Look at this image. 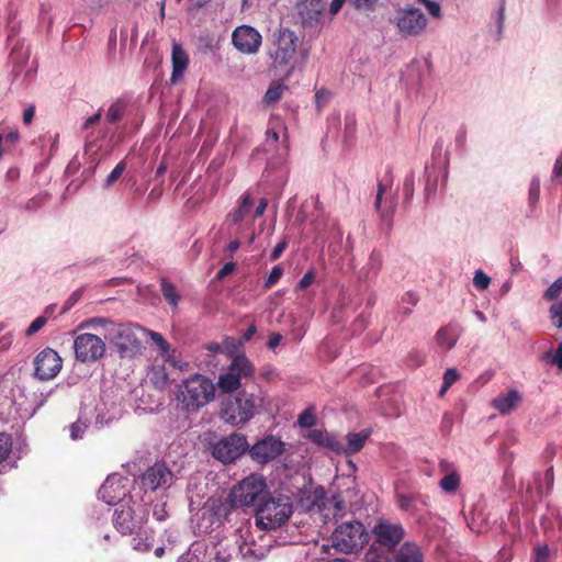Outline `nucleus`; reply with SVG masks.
Instances as JSON below:
<instances>
[{
  "label": "nucleus",
  "mask_w": 562,
  "mask_h": 562,
  "mask_svg": "<svg viewBox=\"0 0 562 562\" xmlns=\"http://www.w3.org/2000/svg\"><path fill=\"white\" fill-rule=\"evenodd\" d=\"M414 187H415V175L414 172H409L403 183V192L405 195V200L409 201L414 195Z\"/></svg>",
  "instance_id": "nucleus-46"
},
{
  "label": "nucleus",
  "mask_w": 562,
  "mask_h": 562,
  "mask_svg": "<svg viewBox=\"0 0 562 562\" xmlns=\"http://www.w3.org/2000/svg\"><path fill=\"white\" fill-rule=\"evenodd\" d=\"M126 482L120 474L109 475L98 492L99 498L108 505L124 503L128 492Z\"/></svg>",
  "instance_id": "nucleus-17"
},
{
  "label": "nucleus",
  "mask_w": 562,
  "mask_h": 562,
  "mask_svg": "<svg viewBox=\"0 0 562 562\" xmlns=\"http://www.w3.org/2000/svg\"><path fill=\"white\" fill-rule=\"evenodd\" d=\"M132 547L135 551H139V552L148 551L150 548L149 543L146 540H143L140 538H133Z\"/></svg>",
  "instance_id": "nucleus-61"
},
{
  "label": "nucleus",
  "mask_w": 562,
  "mask_h": 562,
  "mask_svg": "<svg viewBox=\"0 0 562 562\" xmlns=\"http://www.w3.org/2000/svg\"><path fill=\"white\" fill-rule=\"evenodd\" d=\"M153 516L158 521H164L168 517V513L166 510V504L165 503H158L154 506L153 509Z\"/></svg>",
  "instance_id": "nucleus-55"
},
{
  "label": "nucleus",
  "mask_w": 562,
  "mask_h": 562,
  "mask_svg": "<svg viewBox=\"0 0 562 562\" xmlns=\"http://www.w3.org/2000/svg\"><path fill=\"white\" fill-rule=\"evenodd\" d=\"M522 398V394L517 389H510L494 397L491 406L501 415H509L521 405Z\"/></svg>",
  "instance_id": "nucleus-21"
},
{
  "label": "nucleus",
  "mask_w": 562,
  "mask_h": 562,
  "mask_svg": "<svg viewBox=\"0 0 562 562\" xmlns=\"http://www.w3.org/2000/svg\"><path fill=\"white\" fill-rule=\"evenodd\" d=\"M562 292V277L558 278L543 293V299L547 301L557 300Z\"/></svg>",
  "instance_id": "nucleus-40"
},
{
  "label": "nucleus",
  "mask_w": 562,
  "mask_h": 562,
  "mask_svg": "<svg viewBox=\"0 0 562 562\" xmlns=\"http://www.w3.org/2000/svg\"><path fill=\"white\" fill-rule=\"evenodd\" d=\"M125 110H126V103L123 100L119 99V100L114 101L108 109V112L105 115L106 121L110 123L119 122L123 117Z\"/></svg>",
  "instance_id": "nucleus-31"
},
{
  "label": "nucleus",
  "mask_w": 562,
  "mask_h": 562,
  "mask_svg": "<svg viewBox=\"0 0 562 562\" xmlns=\"http://www.w3.org/2000/svg\"><path fill=\"white\" fill-rule=\"evenodd\" d=\"M13 342V334L7 333L0 337V352H4L10 349Z\"/></svg>",
  "instance_id": "nucleus-59"
},
{
  "label": "nucleus",
  "mask_w": 562,
  "mask_h": 562,
  "mask_svg": "<svg viewBox=\"0 0 562 562\" xmlns=\"http://www.w3.org/2000/svg\"><path fill=\"white\" fill-rule=\"evenodd\" d=\"M255 368L245 355L234 357L227 369L218 376L217 386L223 393L237 391L243 380L252 378Z\"/></svg>",
  "instance_id": "nucleus-9"
},
{
  "label": "nucleus",
  "mask_w": 562,
  "mask_h": 562,
  "mask_svg": "<svg viewBox=\"0 0 562 562\" xmlns=\"http://www.w3.org/2000/svg\"><path fill=\"white\" fill-rule=\"evenodd\" d=\"M549 317L557 328H562V299L550 306Z\"/></svg>",
  "instance_id": "nucleus-37"
},
{
  "label": "nucleus",
  "mask_w": 562,
  "mask_h": 562,
  "mask_svg": "<svg viewBox=\"0 0 562 562\" xmlns=\"http://www.w3.org/2000/svg\"><path fill=\"white\" fill-rule=\"evenodd\" d=\"M266 480L262 475L250 474L241 480L229 494V501L234 507L252 506L266 496Z\"/></svg>",
  "instance_id": "nucleus-7"
},
{
  "label": "nucleus",
  "mask_w": 562,
  "mask_h": 562,
  "mask_svg": "<svg viewBox=\"0 0 562 562\" xmlns=\"http://www.w3.org/2000/svg\"><path fill=\"white\" fill-rule=\"evenodd\" d=\"M271 549V538L265 543H256L252 541L245 540L239 544V554L246 562H257L263 559Z\"/></svg>",
  "instance_id": "nucleus-22"
},
{
  "label": "nucleus",
  "mask_w": 562,
  "mask_h": 562,
  "mask_svg": "<svg viewBox=\"0 0 562 562\" xmlns=\"http://www.w3.org/2000/svg\"><path fill=\"white\" fill-rule=\"evenodd\" d=\"M11 448V437L4 432H0V463L9 456Z\"/></svg>",
  "instance_id": "nucleus-44"
},
{
  "label": "nucleus",
  "mask_w": 562,
  "mask_h": 562,
  "mask_svg": "<svg viewBox=\"0 0 562 562\" xmlns=\"http://www.w3.org/2000/svg\"><path fill=\"white\" fill-rule=\"evenodd\" d=\"M206 562H228L231 559V552L222 544L217 543L206 551Z\"/></svg>",
  "instance_id": "nucleus-30"
},
{
  "label": "nucleus",
  "mask_w": 562,
  "mask_h": 562,
  "mask_svg": "<svg viewBox=\"0 0 562 562\" xmlns=\"http://www.w3.org/2000/svg\"><path fill=\"white\" fill-rule=\"evenodd\" d=\"M172 74L170 80L175 83L177 82L184 74L188 66V56L186 52L179 44H173L172 46Z\"/></svg>",
  "instance_id": "nucleus-25"
},
{
  "label": "nucleus",
  "mask_w": 562,
  "mask_h": 562,
  "mask_svg": "<svg viewBox=\"0 0 562 562\" xmlns=\"http://www.w3.org/2000/svg\"><path fill=\"white\" fill-rule=\"evenodd\" d=\"M540 198V179L533 176L528 190V202L531 207L536 206Z\"/></svg>",
  "instance_id": "nucleus-36"
},
{
  "label": "nucleus",
  "mask_w": 562,
  "mask_h": 562,
  "mask_svg": "<svg viewBox=\"0 0 562 562\" xmlns=\"http://www.w3.org/2000/svg\"><path fill=\"white\" fill-rule=\"evenodd\" d=\"M146 521L145 507L130 496L121 503L114 512L113 522L123 535H132L139 530Z\"/></svg>",
  "instance_id": "nucleus-8"
},
{
  "label": "nucleus",
  "mask_w": 562,
  "mask_h": 562,
  "mask_svg": "<svg viewBox=\"0 0 562 562\" xmlns=\"http://www.w3.org/2000/svg\"><path fill=\"white\" fill-rule=\"evenodd\" d=\"M282 274H283V268L281 267V265L274 266L271 269L268 278L265 281V284H263L265 288L266 289L272 288L276 283L279 282V280L281 279Z\"/></svg>",
  "instance_id": "nucleus-43"
},
{
  "label": "nucleus",
  "mask_w": 562,
  "mask_h": 562,
  "mask_svg": "<svg viewBox=\"0 0 562 562\" xmlns=\"http://www.w3.org/2000/svg\"><path fill=\"white\" fill-rule=\"evenodd\" d=\"M459 378H460L459 372L456 369H453V368L447 369L443 374L445 386L450 387L454 382L458 381Z\"/></svg>",
  "instance_id": "nucleus-53"
},
{
  "label": "nucleus",
  "mask_w": 562,
  "mask_h": 562,
  "mask_svg": "<svg viewBox=\"0 0 562 562\" xmlns=\"http://www.w3.org/2000/svg\"><path fill=\"white\" fill-rule=\"evenodd\" d=\"M328 435L329 434L323 429H311L307 432L306 438L313 441L314 443L324 447Z\"/></svg>",
  "instance_id": "nucleus-42"
},
{
  "label": "nucleus",
  "mask_w": 562,
  "mask_h": 562,
  "mask_svg": "<svg viewBox=\"0 0 562 562\" xmlns=\"http://www.w3.org/2000/svg\"><path fill=\"white\" fill-rule=\"evenodd\" d=\"M394 562H424V554L416 543L405 542L395 553Z\"/></svg>",
  "instance_id": "nucleus-26"
},
{
  "label": "nucleus",
  "mask_w": 562,
  "mask_h": 562,
  "mask_svg": "<svg viewBox=\"0 0 562 562\" xmlns=\"http://www.w3.org/2000/svg\"><path fill=\"white\" fill-rule=\"evenodd\" d=\"M89 423V418H85L82 420L81 417H79L77 424H72V439H76L79 436V432L83 431V429L88 426Z\"/></svg>",
  "instance_id": "nucleus-57"
},
{
  "label": "nucleus",
  "mask_w": 562,
  "mask_h": 562,
  "mask_svg": "<svg viewBox=\"0 0 562 562\" xmlns=\"http://www.w3.org/2000/svg\"><path fill=\"white\" fill-rule=\"evenodd\" d=\"M144 335L149 336V338L156 345V347L158 348V350L162 357H169L170 345L168 344V341L164 338V336L161 334L154 331V330L146 329V333H144Z\"/></svg>",
  "instance_id": "nucleus-34"
},
{
  "label": "nucleus",
  "mask_w": 562,
  "mask_h": 562,
  "mask_svg": "<svg viewBox=\"0 0 562 562\" xmlns=\"http://www.w3.org/2000/svg\"><path fill=\"white\" fill-rule=\"evenodd\" d=\"M284 89H285V87L283 83L279 82V81L272 82L269 86L268 90L266 91L263 101L267 104L276 103L277 101H279L281 99Z\"/></svg>",
  "instance_id": "nucleus-32"
},
{
  "label": "nucleus",
  "mask_w": 562,
  "mask_h": 562,
  "mask_svg": "<svg viewBox=\"0 0 562 562\" xmlns=\"http://www.w3.org/2000/svg\"><path fill=\"white\" fill-rule=\"evenodd\" d=\"M491 283V278L483 271V270H476L474 278H473V284L474 286L480 290H486Z\"/></svg>",
  "instance_id": "nucleus-41"
},
{
  "label": "nucleus",
  "mask_w": 562,
  "mask_h": 562,
  "mask_svg": "<svg viewBox=\"0 0 562 562\" xmlns=\"http://www.w3.org/2000/svg\"><path fill=\"white\" fill-rule=\"evenodd\" d=\"M324 10L323 0H301L297 3V15L304 27L317 29L322 23Z\"/></svg>",
  "instance_id": "nucleus-20"
},
{
  "label": "nucleus",
  "mask_w": 562,
  "mask_h": 562,
  "mask_svg": "<svg viewBox=\"0 0 562 562\" xmlns=\"http://www.w3.org/2000/svg\"><path fill=\"white\" fill-rule=\"evenodd\" d=\"M427 9L428 13L435 19H441V7L438 2L431 0H418Z\"/></svg>",
  "instance_id": "nucleus-49"
},
{
  "label": "nucleus",
  "mask_w": 562,
  "mask_h": 562,
  "mask_svg": "<svg viewBox=\"0 0 562 562\" xmlns=\"http://www.w3.org/2000/svg\"><path fill=\"white\" fill-rule=\"evenodd\" d=\"M248 449L244 435L233 434L222 438L212 448V456L223 463H231L238 459Z\"/></svg>",
  "instance_id": "nucleus-11"
},
{
  "label": "nucleus",
  "mask_w": 562,
  "mask_h": 562,
  "mask_svg": "<svg viewBox=\"0 0 562 562\" xmlns=\"http://www.w3.org/2000/svg\"><path fill=\"white\" fill-rule=\"evenodd\" d=\"M324 447L333 450L334 452L344 453L345 454V443L342 441L338 440L333 435H328L327 440H326Z\"/></svg>",
  "instance_id": "nucleus-50"
},
{
  "label": "nucleus",
  "mask_w": 562,
  "mask_h": 562,
  "mask_svg": "<svg viewBox=\"0 0 562 562\" xmlns=\"http://www.w3.org/2000/svg\"><path fill=\"white\" fill-rule=\"evenodd\" d=\"M266 135H267V138H266L267 149L268 150L274 149L276 145L279 143V138H280L278 126L273 125V123L271 122L269 124V127L267 128Z\"/></svg>",
  "instance_id": "nucleus-39"
},
{
  "label": "nucleus",
  "mask_w": 562,
  "mask_h": 562,
  "mask_svg": "<svg viewBox=\"0 0 562 562\" xmlns=\"http://www.w3.org/2000/svg\"><path fill=\"white\" fill-rule=\"evenodd\" d=\"M215 384L206 375L195 373L177 385L176 401L180 409L196 413L215 397Z\"/></svg>",
  "instance_id": "nucleus-2"
},
{
  "label": "nucleus",
  "mask_w": 562,
  "mask_h": 562,
  "mask_svg": "<svg viewBox=\"0 0 562 562\" xmlns=\"http://www.w3.org/2000/svg\"><path fill=\"white\" fill-rule=\"evenodd\" d=\"M232 42L238 52L251 55L259 50L262 37L255 27L243 24L233 31Z\"/></svg>",
  "instance_id": "nucleus-18"
},
{
  "label": "nucleus",
  "mask_w": 562,
  "mask_h": 562,
  "mask_svg": "<svg viewBox=\"0 0 562 562\" xmlns=\"http://www.w3.org/2000/svg\"><path fill=\"white\" fill-rule=\"evenodd\" d=\"M268 206V200L262 198L255 207V200L249 192H245L237 201V205L226 215L224 224L229 234L240 237L250 232L248 243L252 244L256 235L254 233L255 221L261 217Z\"/></svg>",
  "instance_id": "nucleus-1"
},
{
  "label": "nucleus",
  "mask_w": 562,
  "mask_h": 562,
  "mask_svg": "<svg viewBox=\"0 0 562 562\" xmlns=\"http://www.w3.org/2000/svg\"><path fill=\"white\" fill-rule=\"evenodd\" d=\"M126 168L125 161H120L105 179V187H111L124 172Z\"/></svg>",
  "instance_id": "nucleus-47"
},
{
  "label": "nucleus",
  "mask_w": 562,
  "mask_h": 562,
  "mask_svg": "<svg viewBox=\"0 0 562 562\" xmlns=\"http://www.w3.org/2000/svg\"><path fill=\"white\" fill-rule=\"evenodd\" d=\"M72 347L77 359L83 362L95 361L105 352L104 341L93 334H82L77 336Z\"/></svg>",
  "instance_id": "nucleus-14"
},
{
  "label": "nucleus",
  "mask_w": 562,
  "mask_h": 562,
  "mask_svg": "<svg viewBox=\"0 0 562 562\" xmlns=\"http://www.w3.org/2000/svg\"><path fill=\"white\" fill-rule=\"evenodd\" d=\"M293 505L284 495L263 497L256 509V526L260 530H273L283 526L292 516Z\"/></svg>",
  "instance_id": "nucleus-3"
},
{
  "label": "nucleus",
  "mask_w": 562,
  "mask_h": 562,
  "mask_svg": "<svg viewBox=\"0 0 562 562\" xmlns=\"http://www.w3.org/2000/svg\"><path fill=\"white\" fill-rule=\"evenodd\" d=\"M21 71H22V69H18V68L14 69V81L20 80V86L27 87L32 82V80L34 79L35 74H36L35 61H32L30 65L26 66V69L24 71L22 78L20 79Z\"/></svg>",
  "instance_id": "nucleus-35"
},
{
  "label": "nucleus",
  "mask_w": 562,
  "mask_h": 562,
  "mask_svg": "<svg viewBox=\"0 0 562 562\" xmlns=\"http://www.w3.org/2000/svg\"><path fill=\"white\" fill-rule=\"evenodd\" d=\"M368 541V533L360 521L352 520L339 525L331 535L333 547L342 553H352Z\"/></svg>",
  "instance_id": "nucleus-5"
},
{
  "label": "nucleus",
  "mask_w": 562,
  "mask_h": 562,
  "mask_svg": "<svg viewBox=\"0 0 562 562\" xmlns=\"http://www.w3.org/2000/svg\"><path fill=\"white\" fill-rule=\"evenodd\" d=\"M34 376L41 381L54 379L63 367V360L52 348H45L40 351L33 361Z\"/></svg>",
  "instance_id": "nucleus-13"
},
{
  "label": "nucleus",
  "mask_w": 562,
  "mask_h": 562,
  "mask_svg": "<svg viewBox=\"0 0 562 562\" xmlns=\"http://www.w3.org/2000/svg\"><path fill=\"white\" fill-rule=\"evenodd\" d=\"M48 317L41 315L36 317L25 330V336L30 337L40 331L47 323Z\"/></svg>",
  "instance_id": "nucleus-45"
},
{
  "label": "nucleus",
  "mask_w": 562,
  "mask_h": 562,
  "mask_svg": "<svg viewBox=\"0 0 562 562\" xmlns=\"http://www.w3.org/2000/svg\"><path fill=\"white\" fill-rule=\"evenodd\" d=\"M460 335L461 328L454 323H449L436 333V341L440 348L450 350L456 346Z\"/></svg>",
  "instance_id": "nucleus-23"
},
{
  "label": "nucleus",
  "mask_w": 562,
  "mask_h": 562,
  "mask_svg": "<svg viewBox=\"0 0 562 562\" xmlns=\"http://www.w3.org/2000/svg\"><path fill=\"white\" fill-rule=\"evenodd\" d=\"M282 340V335L279 334V333H273L270 335L269 337V340H268V347L270 349H274L276 347L279 346V344L281 342Z\"/></svg>",
  "instance_id": "nucleus-64"
},
{
  "label": "nucleus",
  "mask_w": 562,
  "mask_h": 562,
  "mask_svg": "<svg viewBox=\"0 0 562 562\" xmlns=\"http://www.w3.org/2000/svg\"><path fill=\"white\" fill-rule=\"evenodd\" d=\"M108 324H114V322H111L106 318H103V317H93V318H89L85 322H82L80 325H79V328L82 329V328H86V327H90V326H102L105 328V331L108 330Z\"/></svg>",
  "instance_id": "nucleus-51"
},
{
  "label": "nucleus",
  "mask_w": 562,
  "mask_h": 562,
  "mask_svg": "<svg viewBox=\"0 0 562 562\" xmlns=\"http://www.w3.org/2000/svg\"><path fill=\"white\" fill-rule=\"evenodd\" d=\"M316 423L312 407L304 409L297 417V424L303 428H312Z\"/></svg>",
  "instance_id": "nucleus-38"
},
{
  "label": "nucleus",
  "mask_w": 562,
  "mask_h": 562,
  "mask_svg": "<svg viewBox=\"0 0 562 562\" xmlns=\"http://www.w3.org/2000/svg\"><path fill=\"white\" fill-rule=\"evenodd\" d=\"M397 32L402 37H417L426 31L428 20L416 8L408 7L397 11L395 16Z\"/></svg>",
  "instance_id": "nucleus-10"
},
{
  "label": "nucleus",
  "mask_w": 562,
  "mask_h": 562,
  "mask_svg": "<svg viewBox=\"0 0 562 562\" xmlns=\"http://www.w3.org/2000/svg\"><path fill=\"white\" fill-rule=\"evenodd\" d=\"M297 37L295 33L289 29L279 31L276 40V50L271 55L274 67H283L291 63L296 53Z\"/></svg>",
  "instance_id": "nucleus-16"
},
{
  "label": "nucleus",
  "mask_w": 562,
  "mask_h": 562,
  "mask_svg": "<svg viewBox=\"0 0 562 562\" xmlns=\"http://www.w3.org/2000/svg\"><path fill=\"white\" fill-rule=\"evenodd\" d=\"M439 467L440 470L446 473L443 477L440 480L439 486L446 493H456L460 486V475L446 460H441Z\"/></svg>",
  "instance_id": "nucleus-24"
},
{
  "label": "nucleus",
  "mask_w": 562,
  "mask_h": 562,
  "mask_svg": "<svg viewBox=\"0 0 562 562\" xmlns=\"http://www.w3.org/2000/svg\"><path fill=\"white\" fill-rule=\"evenodd\" d=\"M543 359L546 361H551V363L555 364L559 370L562 371V341L559 342L553 355L548 352L544 355Z\"/></svg>",
  "instance_id": "nucleus-48"
},
{
  "label": "nucleus",
  "mask_w": 562,
  "mask_h": 562,
  "mask_svg": "<svg viewBox=\"0 0 562 562\" xmlns=\"http://www.w3.org/2000/svg\"><path fill=\"white\" fill-rule=\"evenodd\" d=\"M284 450V443L274 436H267L257 441L250 449L249 453L252 460L258 463L266 464L278 458Z\"/></svg>",
  "instance_id": "nucleus-19"
},
{
  "label": "nucleus",
  "mask_w": 562,
  "mask_h": 562,
  "mask_svg": "<svg viewBox=\"0 0 562 562\" xmlns=\"http://www.w3.org/2000/svg\"><path fill=\"white\" fill-rule=\"evenodd\" d=\"M454 142H456V146L459 149H461V150L464 149L465 144H467V131H465V128H463V127L459 128V131L456 134Z\"/></svg>",
  "instance_id": "nucleus-60"
},
{
  "label": "nucleus",
  "mask_w": 562,
  "mask_h": 562,
  "mask_svg": "<svg viewBox=\"0 0 562 562\" xmlns=\"http://www.w3.org/2000/svg\"><path fill=\"white\" fill-rule=\"evenodd\" d=\"M382 255L375 250L370 254L369 260L362 269L366 280L373 279L378 276L382 268Z\"/></svg>",
  "instance_id": "nucleus-28"
},
{
  "label": "nucleus",
  "mask_w": 562,
  "mask_h": 562,
  "mask_svg": "<svg viewBox=\"0 0 562 562\" xmlns=\"http://www.w3.org/2000/svg\"><path fill=\"white\" fill-rule=\"evenodd\" d=\"M378 0H349V2L358 10L372 9Z\"/></svg>",
  "instance_id": "nucleus-56"
},
{
  "label": "nucleus",
  "mask_w": 562,
  "mask_h": 562,
  "mask_svg": "<svg viewBox=\"0 0 562 562\" xmlns=\"http://www.w3.org/2000/svg\"><path fill=\"white\" fill-rule=\"evenodd\" d=\"M285 248H286L285 240L278 243L270 254V260H272V261L277 260L282 255V252L284 251Z\"/></svg>",
  "instance_id": "nucleus-62"
},
{
  "label": "nucleus",
  "mask_w": 562,
  "mask_h": 562,
  "mask_svg": "<svg viewBox=\"0 0 562 562\" xmlns=\"http://www.w3.org/2000/svg\"><path fill=\"white\" fill-rule=\"evenodd\" d=\"M372 535L379 546L387 551H392L403 540L405 530L400 522L379 519L372 528Z\"/></svg>",
  "instance_id": "nucleus-12"
},
{
  "label": "nucleus",
  "mask_w": 562,
  "mask_h": 562,
  "mask_svg": "<svg viewBox=\"0 0 562 562\" xmlns=\"http://www.w3.org/2000/svg\"><path fill=\"white\" fill-rule=\"evenodd\" d=\"M561 179H562V151L555 159L553 170H552V176H551L552 181H560Z\"/></svg>",
  "instance_id": "nucleus-54"
},
{
  "label": "nucleus",
  "mask_w": 562,
  "mask_h": 562,
  "mask_svg": "<svg viewBox=\"0 0 562 562\" xmlns=\"http://www.w3.org/2000/svg\"><path fill=\"white\" fill-rule=\"evenodd\" d=\"M256 397L247 392H239L227 398L221 411L222 419L233 426L243 425L255 416Z\"/></svg>",
  "instance_id": "nucleus-6"
},
{
  "label": "nucleus",
  "mask_w": 562,
  "mask_h": 562,
  "mask_svg": "<svg viewBox=\"0 0 562 562\" xmlns=\"http://www.w3.org/2000/svg\"><path fill=\"white\" fill-rule=\"evenodd\" d=\"M314 273L312 271L306 272L303 278L299 281L296 290H305L314 282Z\"/></svg>",
  "instance_id": "nucleus-58"
},
{
  "label": "nucleus",
  "mask_w": 562,
  "mask_h": 562,
  "mask_svg": "<svg viewBox=\"0 0 562 562\" xmlns=\"http://www.w3.org/2000/svg\"><path fill=\"white\" fill-rule=\"evenodd\" d=\"M235 270L234 262H226L217 272V279H224Z\"/></svg>",
  "instance_id": "nucleus-63"
},
{
  "label": "nucleus",
  "mask_w": 562,
  "mask_h": 562,
  "mask_svg": "<svg viewBox=\"0 0 562 562\" xmlns=\"http://www.w3.org/2000/svg\"><path fill=\"white\" fill-rule=\"evenodd\" d=\"M550 549L548 546L537 547L533 554V562H548Z\"/></svg>",
  "instance_id": "nucleus-52"
},
{
  "label": "nucleus",
  "mask_w": 562,
  "mask_h": 562,
  "mask_svg": "<svg viewBox=\"0 0 562 562\" xmlns=\"http://www.w3.org/2000/svg\"><path fill=\"white\" fill-rule=\"evenodd\" d=\"M161 292L166 301L172 306L177 307L180 301V296L178 295L176 288L168 280H161Z\"/></svg>",
  "instance_id": "nucleus-33"
},
{
  "label": "nucleus",
  "mask_w": 562,
  "mask_h": 562,
  "mask_svg": "<svg viewBox=\"0 0 562 562\" xmlns=\"http://www.w3.org/2000/svg\"><path fill=\"white\" fill-rule=\"evenodd\" d=\"M172 483L173 473L164 461L155 462L140 476V484L145 490L168 488Z\"/></svg>",
  "instance_id": "nucleus-15"
},
{
  "label": "nucleus",
  "mask_w": 562,
  "mask_h": 562,
  "mask_svg": "<svg viewBox=\"0 0 562 562\" xmlns=\"http://www.w3.org/2000/svg\"><path fill=\"white\" fill-rule=\"evenodd\" d=\"M146 328L136 324H108L104 337L114 345L121 358H134L140 353L142 342L138 334Z\"/></svg>",
  "instance_id": "nucleus-4"
},
{
  "label": "nucleus",
  "mask_w": 562,
  "mask_h": 562,
  "mask_svg": "<svg viewBox=\"0 0 562 562\" xmlns=\"http://www.w3.org/2000/svg\"><path fill=\"white\" fill-rule=\"evenodd\" d=\"M205 555L206 550L204 547L200 543H194L179 558L178 562H202V558Z\"/></svg>",
  "instance_id": "nucleus-29"
},
{
  "label": "nucleus",
  "mask_w": 562,
  "mask_h": 562,
  "mask_svg": "<svg viewBox=\"0 0 562 562\" xmlns=\"http://www.w3.org/2000/svg\"><path fill=\"white\" fill-rule=\"evenodd\" d=\"M371 435V430L364 429L359 432H349L346 437L347 442L345 443V454H353L359 452L368 438Z\"/></svg>",
  "instance_id": "nucleus-27"
}]
</instances>
